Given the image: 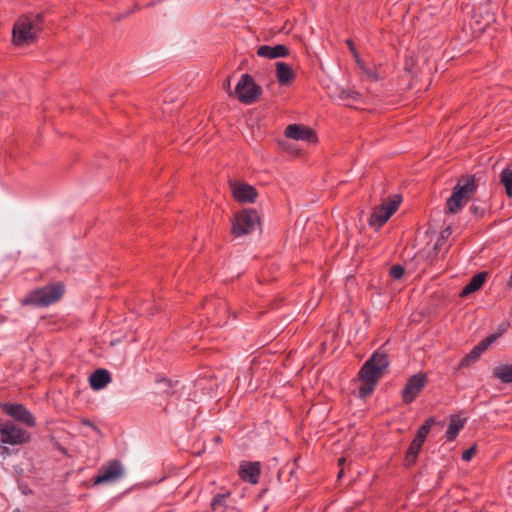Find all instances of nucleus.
Wrapping results in <instances>:
<instances>
[{"label":"nucleus","instance_id":"f257e3e1","mask_svg":"<svg viewBox=\"0 0 512 512\" xmlns=\"http://www.w3.org/2000/svg\"><path fill=\"white\" fill-rule=\"evenodd\" d=\"M389 361L385 353L375 352L361 367L358 373L360 385L358 396L366 398L375 389L383 371L388 367Z\"/></svg>","mask_w":512,"mask_h":512},{"label":"nucleus","instance_id":"f03ea898","mask_svg":"<svg viewBox=\"0 0 512 512\" xmlns=\"http://www.w3.org/2000/svg\"><path fill=\"white\" fill-rule=\"evenodd\" d=\"M43 29V14H28L20 16L12 31L13 43L22 47L34 43Z\"/></svg>","mask_w":512,"mask_h":512},{"label":"nucleus","instance_id":"7ed1b4c3","mask_svg":"<svg viewBox=\"0 0 512 512\" xmlns=\"http://www.w3.org/2000/svg\"><path fill=\"white\" fill-rule=\"evenodd\" d=\"M65 287L57 282L35 289L21 300L23 306L46 307L58 301L64 294Z\"/></svg>","mask_w":512,"mask_h":512},{"label":"nucleus","instance_id":"20e7f679","mask_svg":"<svg viewBox=\"0 0 512 512\" xmlns=\"http://www.w3.org/2000/svg\"><path fill=\"white\" fill-rule=\"evenodd\" d=\"M31 434L9 419H0V442L12 446L27 444Z\"/></svg>","mask_w":512,"mask_h":512},{"label":"nucleus","instance_id":"39448f33","mask_svg":"<svg viewBox=\"0 0 512 512\" xmlns=\"http://www.w3.org/2000/svg\"><path fill=\"white\" fill-rule=\"evenodd\" d=\"M262 94V88L250 74H243L238 81L234 96L243 104H252L258 100Z\"/></svg>","mask_w":512,"mask_h":512},{"label":"nucleus","instance_id":"423d86ee","mask_svg":"<svg viewBox=\"0 0 512 512\" xmlns=\"http://www.w3.org/2000/svg\"><path fill=\"white\" fill-rule=\"evenodd\" d=\"M260 225V216L254 209H243L235 215L232 232L235 236H243L253 232Z\"/></svg>","mask_w":512,"mask_h":512},{"label":"nucleus","instance_id":"0eeeda50","mask_svg":"<svg viewBox=\"0 0 512 512\" xmlns=\"http://www.w3.org/2000/svg\"><path fill=\"white\" fill-rule=\"evenodd\" d=\"M401 200L402 197L400 195H394L387 203L384 202L375 207L369 218V225L376 230L380 229L397 211Z\"/></svg>","mask_w":512,"mask_h":512},{"label":"nucleus","instance_id":"6e6552de","mask_svg":"<svg viewBox=\"0 0 512 512\" xmlns=\"http://www.w3.org/2000/svg\"><path fill=\"white\" fill-rule=\"evenodd\" d=\"M4 413L15 421H18L27 427H35L36 419L33 414L23 404L4 403L0 406Z\"/></svg>","mask_w":512,"mask_h":512},{"label":"nucleus","instance_id":"1a4fd4ad","mask_svg":"<svg viewBox=\"0 0 512 512\" xmlns=\"http://www.w3.org/2000/svg\"><path fill=\"white\" fill-rule=\"evenodd\" d=\"M122 473L123 469L121 463L118 460H113L109 462L107 466L101 467L94 478V483L102 484L115 481L122 476Z\"/></svg>","mask_w":512,"mask_h":512},{"label":"nucleus","instance_id":"9d476101","mask_svg":"<svg viewBox=\"0 0 512 512\" xmlns=\"http://www.w3.org/2000/svg\"><path fill=\"white\" fill-rule=\"evenodd\" d=\"M285 136L293 140H302L309 143L317 141V136L314 130L298 124L288 125L285 129Z\"/></svg>","mask_w":512,"mask_h":512},{"label":"nucleus","instance_id":"9b49d317","mask_svg":"<svg viewBox=\"0 0 512 512\" xmlns=\"http://www.w3.org/2000/svg\"><path fill=\"white\" fill-rule=\"evenodd\" d=\"M477 184L474 176L461 177L455 187L453 188V194H458L459 198L467 202L476 191Z\"/></svg>","mask_w":512,"mask_h":512},{"label":"nucleus","instance_id":"f8f14e48","mask_svg":"<svg viewBox=\"0 0 512 512\" xmlns=\"http://www.w3.org/2000/svg\"><path fill=\"white\" fill-rule=\"evenodd\" d=\"M261 474V465L259 462H243L240 465V478L250 484H257Z\"/></svg>","mask_w":512,"mask_h":512},{"label":"nucleus","instance_id":"ddd939ff","mask_svg":"<svg viewBox=\"0 0 512 512\" xmlns=\"http://www.w3.org/2000/svg\"><path fill=\"white\" fill-rule=\"evenodd\" d=\"M289 54L290 49L283 44H278L275 46L262 45L257 49V55L259 57L268 59L284 58L289 56Z\"/></svg>","mask_w":512,"mask_h":512},{"label":"nucleus","instance_id":"4468645a","mask_svg":"<svg viewBox=\"0 0 512 512\" xmlns=\"http://www.w3.org/2000/svg\"><path fill=\"white\" fill-rule=\"evenodd\" d=\"M232 192L234 198L241 203H253L258 195L256 189L248 184L234 185Z\"/></svg>","mask_w":512,"mask_h":512},{"label":"nucleus","instance_id":"2eb2a0df","mask_svg":"<svg viewBox=\"0 0 512 512\" xmlns=\"http://www.w3.org/2000/svg\"><path fill=\"white\" fill-rule=\"evenodd\" d=\"M275 68L276 78L281 86L290 85L295 80L296 73L294 72L292 67L287 63L276 62Z\"/></svg>","mask_w":512,"mask_h":512},{"label":"nucleus","instance_id":"dca6fc26","mask_svg":"<svg viewBox=\"0 0 512 512\" xmlns=\"http://www.w3.org/2000/svg\"><path fill=\"white\" fill-rule=\"evenodd\" d=\"M488 277V273L486 271L479 272L475 274L469 282L463 287V289L460 292V297H466L471 293H474L481 289V287L484 285L486 279Z\"/></svg>","mask_w":512,"mask_h":512},{"label":"nucleus","instance_id":"f3484780","mask_svg":"<svg viewBox=\"0 0 512 512\" xmlns=\"http://www.w3.org/2000/svg\"><path fill=\"white\" fill-rule=\"evenodd\" d=\"M110 382V373L105 369H97L89 377L90 386L94 390L103 389Z\"/></svg>","mask_w":512,"mask_h":512},{"label":"nucleus","instance_id":"a211bd4d","mask_svg":"<svg viewBox=\"0 0 512 512\" xmlns=\"http://www.w3.org/2000/svg\"><path fill=\"white\" fill-rule=\"evenodd\" d=\"M466 418H460L457 415H453L450 419L448 429L446 431V438L448 441H453L458 436L460 430L464 427Z\"/></svg>","mask_w":512,"mask_h":512},{"label":"nucleus","instance_id":"6ab92c4d","mask_svg":"<svg viewBox=\"0 0 512 512\" xmlns=\"http://www.w3.org/2000/svg\"><path fill=\"white\" fill-rule=\"evenodd\" d=\"M231 492L217 493L213 496L210 508L213 512H225L228 507L227 500L230 498Z\"/></svg>","mask_w":512,"mask_h":512},{"label":"nucleus","instance_id":"aec40b11","mask_svg":"<svg viewBox=\"0 0 512 512\" xmlns=\"http://www.w3.org/2000/svg\"><path fill=\"white\" fill-rule=\"evenodd\" d=\"M493 376L498 378L502 383H512V364L497 366L493 369Z\"/></svg>","mask_w":512,"mask_h":512},{"label":"nucleus","instance_id":"412c9836","mask_svg":"<svg viewBox=\"0 0 512 512\" xmlns=\"http://www.w3.org/2000/svg\"><path fill=\"white\" fill-rule=\"evenodd\" d=\"M416 397V374L411 375L407 385L402 390V399L405 403H411Z\"/></svg>","mask_w":512,"mask_h":512},{"label":"nucleus","instance_id":"4be33fe9","mask_svg":"<svg viewBox=\"0 0 512 512\" xmlns=\"http://www.w3.org/2000/svg\"><path fill=\"white\" fill-rule=\"evenodd\" d=\"M500 183L504 186L507 197L512 198V168L510 166L501 171Z\"/></svg>","mask_w":512,"mask_h":512},{"label":"nucleus","instance_id":"5701e85b","mask_svg":"<svg viewBox=\"0 0 512 512\" xmlns=\"http://www.w3.org/2000/svg\"><path fill=\"white\" fill-rule=\"evenodd\" d=\"M156 385V391L154 392L155 394L167 396L174 394L172 380L162 378L156 381Z\"/></svg>","mask_w":512,"mask_h":512},{"label":"nucleus","instance_id":"b1692460","mask_svg":"<svg viewBox=\"0 0 512 512\" xmlns=\"http://www.w3.org/2000/svg\"><path fill=\"white\" fill-rule=\"evenodd\" d=\"M488 208L489 206L485 201L474 199L470 206V212L476 219H482Z\"/></svg>","mask_w":512,"mask_h":512},{"label":"nucleus","instance_id":"393cba45","mask_svg":"<svg viewBox=\"0 0 512 512\" xmlns=\"http://www.w3.org/2000/svg\"><path fill=\"white\" fill-rule=\"evenodd\" d=\"M434 422V418L430 417L424 422V424H422L418 428V452L421 450V447L426 439V436L429 433L431 426Z\"/></svg>","mask_w":512,"mask_h":512},{"label":"nucleus","instance_id":"a878e982","mask_svg":"<svg viewBox=\"0 0 512 512\" xmlns=\"http://www.w3.org/2000/svg\"><path fill=\"white\" fill-rule=\"evenodd\" d=\"M466 203L461 198H459L458 194H453L447 199L446 209L449 213H456L463 204Z\"/></svg>","mask_w":512,"mask_h":512},{"label":"nucleus","instance_id":"bb28decb","mask_svg":"<svg viewBox=\"0 0 512 512\" xmlns=\"http://www.w3.org/2000/svg\"><path fill=\"white\" fill-rule=\"evenodd\" d=\"M357 63L360 66L362 72L365 76L371 81H377L380 79V73L378 69L372 68L366 64H364L360 59H357Z\"/></svg>","mask_w":512,"mask_h":512},{"label":"nucleus","instance_id":"cd10ccee","mask_svg":"<svg viewBox=\"0 0 512 512\" xmlns=\"http://www.w3.org/2000/svg\"><path fill=\"white\" fill-rule=\"evenodd\" d=\"M212 307L217 308V314L225 315L227 311V305L225 301L221 299H210L205 302V308L210 309Z\"/></svg>","mask_w":512,"mask_h":512},{"label":"nucleus","instance_id":"c85d7f7f","mask_svg":"<svg viewBox=\"0 0 512 512\" xmlns=\"http://www.w3.org/2000/svg\"><path fill=\"white\" fill-rule=\"evenodd\" d=\"M416 463V437L411 441L408 448L404 464L406 467H410Z\"/></svg>","mask_w":512,"mask_h":512},{"label":"nucleus","instance_id":"c756f323","mask_svg":"<svg viewBox=\"0 0 512 512\" xmlns=\"http://www.w3.org/2000/svg\"><path fill=\"white\" fill-rule=\"evenodd\" d=\"M424 74H425V77H426V84H425V87H424V90H427L430 83H431V78H430V75L433 73V72H436L437 71V67H436V63H435V60L433 61H430L429 59L426 61V67L424 68ZM421 73H423V68L421 69Z\"/></svg>","mask_w":512,"mask_h":512},{"label":"nucleus","instance_id":"7c9ffc66","mask_svg":"<svg viewBox=\"0 0 512 512\" xmlns=\"http://www.w3.org/2000/svg\"><path fill=\"white\" fill-rule=\"evenodd\" d=\"M505 331L506 328L501 325L499 332L488 335L486 338L480 341L481 345L487 350L488 347L492 345Z\"/></svg>","mask_w":512,"mask_h":512},{"label":"nucleus","instance_id":"2f4dec72","mask_svg":"<svg viewBox=\"0 0 512 512\" xmlns=\"http://www.w3.org/2000/svg\"><path fill=\"white\" fill-rule=\"evenodd\" d=\"M478 359L476 358V356L474 354H472L471 352H469L465 357H463L459 364H458V369H462V368H465V367H468L470 364L476 362Z\"/></svg>","mask_w":512,"mask_h":512},{"label":"nucleus","instance_id":"473e14b6","mask_svg":"<svg viewBox=\"0 0 512 512\" xmlns=\"http://www.w3.org/2000/svg\"><path fill=\"white\" fill-rule=\"evenodd\" d=\"M477 452V444H473L468 449L464 450L462 453V460L463 461H470Z\"/></svg>","mask_w":512,"mask_h":512},{"label":"nucleus","instance_id":"72a5a7b5","mask_svg":"<svg viewBox=\"0 0 512 512\" xmlns=\"http://www.w3.org/2000/svg\"><path fill=\"white\" fill-rule=\"evenodd\" d=\"M404 268L401 265H393L390 268V276L393 279H400L404 275Z\"/></svg>","mask_w":512,"mask_h":512},{"label":"nucleus","instance_id":"f704fd0d","mask_svg":"<svg viewBox=\"0 0 512 512\" xmlns=\"http://www.w3.org/2000/svg\"><path fill=\"white\" fill-rule=\"evenodd\" d=\"M427 384V375L423 372H418V393L425 387Z\"/></svg>","mask_w":512,"mask_h":512},{"label":"nucleus","instance_id":"c9c22d12","mask_svg":"<svg viewBox=\"0 0 512 512\" xmlns=\"http://www.w3.org/2000/svg\"><path fill=\"white\" fill-rule=\"evenodd\" d=\"M340 98L341 99H346V98H352L353 100H356L359 98V94L355 91H345L343 90L341 93H340Z\"/></svg>","mask_w":512,"mask_h":512},{"label":"nucleus","instance_id":"e433bc0d","mask_svg":"<svg viewBox=\"0 0 512 512\" xmlns=\"http://www.w3.org/2000/svg\"><path fill=\"white\" fill-rule=\"evenodd\" d=\"M485 350L486 348H484L479 342L470 352L478 359Z\"/></svg>","mask_w":512,"mask_h":512},{"label":"nucleus","instance_id":"4c0bfd02","mask_svg":"<svg viewBox=\"0 0 512 512\" xmlns=\"http://www.w3.org/2000/svg\"><path fill=\"white\" fill-rule=\"evenodd\" d=\"M414 65H415V64H414V60H413V58H410V59L406 58V60H405V64H404V69H405L406 71L412 72V70H413V68H414Z\"/></svg>","mask_w":512,"mask_h":512},{"label":"nucleus","instance_id":"58836bf2","mask_svg":"<svg viewBox=\"0 0 512 512\" xmlns=\"http://www.w3.org/2000/svg\"><path fill=\"white\" fill-rule=\"evenodd\" d=\"M82 424L85 426H89V427L93 428L94 430H97V427L94 425V423L91 420L83 419Z\"/></svg>","mask_w":512,"mask_h":512},{"label":"nucleus","instance_id":"ea45409f","mask_svg":"<svg viewBox=\"0 0 512 512\" xmlns=\"http://www.w3.org/2000/svg\"><path fill=\"white\" fill-rule=\"evenodd\" d=\"M347 44L349 45L350 47V50L354 53L355 57H356V60L359 59L358 58V55H357V52L355 51V48H354V45H353V42L351 40H348L347 41Z\"/></svg>","mask_w":512,"mask_h":512},{"label":"nucleus","instance_id":"a19ab883","mask_svg":"<svg viewBox=\"0 0 512 512\" xmlns=\"http://www.w3.org/2000/svg\"><path fill=\"white\" fill-rule=\"evenodd\" d=\"M225 89H227L228 91H230V80L227 79L225 85H224ZM230 95H234V93L232 92H229Z\"/></svg>","mask_w":512,"mask_h":512},{"label":"nucleus","instance_id":"79ce46f5","mask_svg":"<svg viewBox=\"0 0 512 512\" xmlns=\"http://www.w3.org/2000/svg\"><path fill=\"white\" fill-rule=\"evenodd\" d=\"M346 462V459L344 457H341L338 459V465L343 468L344 463Z\"/></svg>","mask_w":512,"mask_h":512},{"label":"nucleus","instance_id":"37998d69","mask_svg":"<svg viewBox=\"0 0 512 512\" xmlns=\"http://www.w3.org/2000/svg\"><path fill=\"white\" fill-rule=\"evenodd\" d=\"M450 233H451V232H450V229H449V228H447L446 230H444V231L441 233V237H442V238H444L445 236L450 235Z\"/></svg>","mask_w":512,"mask_h":512},{"label":"nucleus","instance_id":"c03bdc74","mask_svg":"<svg viewBox=\"0 0 512 512\" xmlns=\"http://www.w3.org/2000/svg\"><path fill=\"white\" fill-rule=\"evenodd\" d=\"M450 233H451V232H450V229H449V228H447L446 230H444V231L441 233V237H442V238H444L445 236L450 235Z\"/></svg>","mask_w":512,"mask_h":512},{"label":"nucleus","instance_id":"a18cd8bd","mask_svg":"<svg viewBox=\"0 0 512 512\" xmlns=\"http://www.w3.org/2000/svg\"><path fill=\"white\" fill-rule=\"evenodd\" d=\"M7 320L6 316L3 314H0V324L4 323Z\"/></svg>","mask_w":512,"mask_h":512},{"label":"nucleus","instance_id":"49530a36","mask_svg":"<svg viewBox=\"0 0 512 512\" xmlns=\"http://www.w3.org/2000/svg\"><path fill=\"white\" fill-rule=\"evenodd\" d=\"M212 321L215 323V325H220L222 323L221 319L213 318Z\"/></svg>","mask_w":512,"mask_h":512},{"label":"nucleus","instance_id":"de8ad7c7","mask_svg":"<svg viewBox=\"0 0 512 512\" xmlns=\"http://www.w3.org/2000/svg\"><path fill=\"white\" fill-rule=\"evenodd\" d=\"M343 474H344V469L340 468V471L338 472V475H337L338 479H340L343 476Z\"/></svg>","mask_w":512,"mask_h":512},{"label":"nucleus","instance_id":"09e8293b","mask_svg":"<svg viewBox=\"0 0 512 512\" xmlns=\"http://www.w3.org/2000/svg\"><path fill=\"white\" fill-rule=\"evenodd\" d=\"M0 450L7 451L8 449L6 447L0 445Z\"/></svg>","mask_w":512,"mask_h":512},{"label":"nucleus","instance_id":"8fccbe9b","mask_svg":"<svg viewBox=\"0 0 512 512\" xmlns=\"http://www.w3.org/2000/svg\"><path fill=\"white\" fill-rule=\"evenodd\" d=\"M437 248H438V243H436V244L434 245V249H435V250H437Z\"/></svg>","mask_w":512,"mask_h":512}]
</instances>
